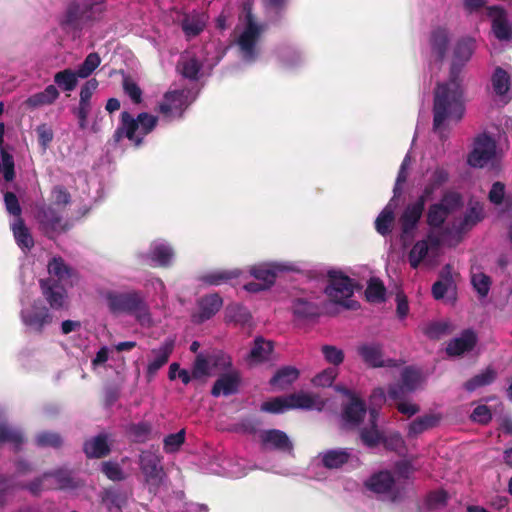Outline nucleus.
I'll return each instance as SVG.
<instances>
[{
	"instance_id": "51",
	"label": "nucleus",
	"mask_w": 512,
	"mask_h": 512,
	"mask_svg": "<svg viewBox=\"0 0 512 512\" xmlns=\"http://www.w3.org/2000/svg\"><path fill=\"white\" fill-rule=\"evenodd\" d=\"M151 259L158 265L166 267L173 260V249L165 244H158L151 251Z\"/></svg>"
},
{
	"instance_id": "61",
	"label": "nucleus",
	"mask_w": 512,
	"mask_h": 512,
	"mask_svg": "<svg viewBox=\"0 0 512 512\" xmlns=\"http://www.w3.org/2000/svg\"><path fill=\"white\" fill-rule=\"evenodd\" d=\"M227 317L231 322L241 324L248 323L252 318L248 310L239 304L230 305L227 308Z\"/></svg>"
},
{
	"instance_id": "8",
	"label": "nucleus",
	"mask_w": 512,
	"mask_h": 512,
	"mask_svg": "<svg viewBox=\"0 0 512 512\" xmlns=\"http://www.w3.org/2000/svg\"><path fill=\"white\" fill-rule=\"evenodd\" d=\"M139 465L149 491L155 494L161 487L165 476L161 459L153 452H143L140 454Z\"/></svg>"
},
{
	"instance_id": "1",
	"label": "nucleus",
	"mask_w": 512,
	"mask_h": 512,
	"mask_svg": "<svg viewBox=\"0 0 512 512\" xmlns=\"http://www.w3.org/2000/svg\"><path fill=\"white\" fill-rule=\"evenodd\" d=\"M474 51L472 39H460L454 46V56L450 66L449 79L437 84L434 92L433 129L438 131L447 120L459 121L464 115V102L461 71L469 62Z\"/></svg>"
},
{
	"instance_id": "47",
	"label": "nucleus",
	"mask_w": 512,
	"mask_h": 512,
	"mask_svg": "<svg viewBox=\"0 0 512 512\" xmlns=\"http://www.w3.org/2000/svg\"><path fill=\"white\" fill-rule=\"evenodd\" d=\"M366 298L370 302L380 303L385 300L386 288L380 278L372 277L366 289Z\"/></svg>"
},
{
	"instance_id": "4",
	"label": "nucleus",
	"mask_w": 512,
	"mask_h": 512,
	"mask_svg": "<svg viewBox=\"0 0 512 512\" xmlns=\"http://www.w3.org/2000/svg\"><path fill=\"white\" fill-rule=\"evenodd\" d=\"M157 122L158 118L148 112H141L134 118L125 110L120 113L118 126L113 133L114 142L119 143L127 138L132 145L139 147L144 137L153 132Z\"/></svg>"
},
{
	"instance_id": "39",
	"label": "nucleus",
	"mask_w": 512,
	"mask_h": 512,
	"mask_svg": "<svg viewBox=\"0 0 512 512\" xmlns=\"http://www.w3.org/2000/svg\"><path fill=\"white\" fill-rule=\"evenodd\" d=\"M496 371L492 368H486L481 373L476 374L464 383V388L468 392H473L478 388L489 385L496 379Z\"/></svg>"
},
{
	"instance_id": "21",
	"label": "nucleus",
	"mask_w": 512,
	"mask_h": 512,
	"mask_svg": "<svg viewBox=\"0 0 512 512\" xmlns=\"http://www.w3.org/2000/svg\"><path fill=\"white\" fill-rule=\"evenodd\" d=\"M487 15L491 18V27L496 38L500 40L512 38V29L508 23L507 13L500 6L487 7Z\"/></svg>"
},
{
	"instance_id": "20",
	"label": "nucleus",
	"mask_w": 512,
	"mask_h": 512,
	"mask_svg": "<svg viewBox=\"0 0 512 512\" xmlns=\"http://www.w3.org/2000/svg\"><path fill=\"white\" fill-rule=\"evenodd\" d=\"M82 451H84L88 459H102L109 456L112 451L109 435L100 433L97 436L85 440L84 445H82Z\"/></svg>"
},
{
	"instance_id": "31",
	"label": "nucleus",
	"mask_w": 512,
	"mask_h": 512,
	"mask_svg": "<svg viewBox=\"0 0 512 512\" xmlns=\"http://www.w3.org/2000/svg\"><path fill=\"white\" fill-rule=\"evenodd\" d=\"M455 287V281L452 277V267L446 264L439 272L438 280L432 286V295L434 299H442L445 297L449 289Z\"/></svg>"
},
{
	"instance_id": "13",
	"label": "nucleus",
	"mask_w": 512,
	"mask_h": 512,
	"mask_svg": "<svg viewBox=\"0 0 512 512\" xmlns=\"http://www.w3.org/2000/svg\"><path fill=\"white\" fill-rule=\"evenodd\" d=\"M188 96L183 90L168 91L163 101L158 105L165 118H182L184 110L188 108Z\"/></svg>"
},
{
	"instance_id": "53",
	"label": "nucleus",
	"mask_w": 512,
	"mask_h": 512,
	"mask_svg": "<svg viewBox=\"0 0 512 512\" xmlns=\"http://www.w3.org/2000/svg\"><path fill=\"white\" fill-rule=\"evenodd\" d=\"M421 381V374L418 370L407 367L401 371L400 383L406 387V391L413 392Z\"/></svg>"
},
{
	"instance_id": "29",
	"label": "nucleus",
	"mask_w": 512,
	"mask_h": 512,
	"mask_svg": "<svg viewBox=\"0 0 512 512\" xmlns=\"http://www.w3.org/2000/svg\"><path fill=\"white\" fill-rule=\"evenodd\" d=\"M240 377L237 373L222 374L217 381H215L212 388V395L218 397L220 394L226 396L234 394L239 389Z\"/></svg>"
},
{
	"instance_id": "10",
	"label": "nucleus",
	"mask_w": 512,
	"mask_h": 512,
	"mask_svg": "<svg viewBox=\"0 0 512 512\" xmlns=\"http://www.w3.org/2000/svg\"><path fill=\"white\" fill-rule=\"evenodd\" d=\"M496 155V142L486 132L477 135L474 147L468 156V163L474 168L485 167Z\"/></svg>"
},
{
	"instance_id": "30",
	"label": "nucleus",
	"mask_w": 512,
	"mask_h": 512,
	"mask_svg": "<svg viewBox=\"0 0 512 512\" xmlns=\"http://www.w3.org/2000/svg\"><path fill=\"white\" fill-rule=\"evenodd\" d=\"M292 312L298 320H314L319 317L320 309L315 302L305 298H295L292 302Z\"/></svg>"
},
{
	"instance_id": "42",
	"label": "nucleus",
	"mask_w": 512,
	"mask_h": 512,
	"mask_svg": "<svg viewBox=\"0 0 512 512\" xmlns=\"http://www.w3.org/2000/svg\"><path fill=\"white\" fill-rule=\"evenodd\" d=\"M205 24L199 15H186L181 21V28L188 39L199 36L204 30Z\"/></svg>"
},
{
	"instance_id": "22",
	"label": "nucleus",
	"mask_w": 512,
	"mask_h": 512,
	"mask_svg": "<svg viewBox=\"0 0 512 512\" xmlns=\"http://www.w3.org/2000/svg\"><path fill=\"white\" fill-rule=\"evenodd\" d=\"M477 335L472 329H465L457 338L451 339L446 346V353L450 357H458L474 349Z\"/></svg>"
},
{
	"instance_id": "6",
	"label": "nucleus",
	"mask_w": 512,
	"mask_h": 512,
	"mask_svg": "<svg viewBox=\"0 0 512 512\" xmlns=\"http://www.w3.org/2000/svg\"><path fill=\"white\" fill-rule=\"evenodd\" d=\"M35 217L39 224V229L45 236L53 239L69 229L67 222L64 221L60 212L52 204H39L36 206Z\"/></svg>"
},
{
	"instance_id": "36",
	"label": "nucleus",
	"mask_w": 512,
	"mask_h": 512,
	"mask_svg": "<svg viewBox=\"0 0 512 512\" xmlns=\"http://www.w3.org/2000/svg\"><path fill=\"white\" fill-rule=\"evenodd\" d=\"M395 223V214L393 209L387 205L381 211L378 217L374 221V229L378 234L386 237L393 230Z\"/></svg>"
},
{
	"instance_id": "37",
	"label": "nucleus",
	"mask_w": 512,
	"mask_h": 512,
	"mask_svg": "<svg viewBox=\"0 0 512 512\" xmlns=\"http://www.w3.org/2000/svg\"><path fill=\"white\" fill-rule=\"evenodd\" d=\"M491 86L497 96L506 95L511 86L510 74L500 66L496 67L491 75Z\"/></svg>"
},
{
	"instance_id": "19",
	"label": "nucleus",
	"mask_w": 512,
	"mask_h": 512,
	"mask_svg": "<svg viewBox=\"0 0 512 512\" xmlns=\"http://www.w3.org/2000/svg\"><path fill=\"white\" fill-rule=\"evenodd\" d=\"M223 300L218 293L205 295L198 299V314L193 315L195 323H204L218 313Z\"/></svg>"
},
{
	"instance_id": "64",
	"label": "nucleus",
	"mask_w": 512,
	"mask_h": 512,
	"mask_svg": "<svg viewBox=\"0 0 512 512\" xmlns=\"http://www.w3.org/2000/svg\"><path fill=\"white\" fill-rule=\"evenodd\" d=\"M185 439L184 429L177 433L169 434L164 439V451L166 453H175L179 450Z\"/></svg>"
},
{
	"instance_id": "45",
	"label": "nucleus",
	"mask_w": 512,
	"mask_h": 512,
	"mask_svg": "<svg viewBox=\"0 0 512 512\" xmlns=\"http://www.w3.org/2000/svg\"><path fill=\"white\" fill-rule=\"evenodd\" d=\"M449 215L442 205L431 204L427 210L426 223L433 229H439L444 225Z\"/></svg>"
},
{
	"instance_id": "27",
	"label": "nucleus",
	"mask_w": 512,
	"mask_h": 512,
	"mask_svg": "<svg viewBox=\"0 0 512 512\" xmlns=\"http://www.w3.org/2000/svg\"><path fill=\"white\" fill-rule=\"evenodd\" d=\"M60 97V92L54 85H49L44 90L29 96L25 100V105L29 109H37L52 105Z\"/></svg>"
},
{
	"instance_id": "15",
	"label": "nucleus",
	"mask_w": 512,
	"mask_h": 512,
	"mask_svg": "<svg viewBox=\"0 0 512 512\" xmlns=\"http://www.w3.org/2000/svg\"><path fill=\"white\" fill-rule=\"evenodd\" d=\"M39 285L42 296L45 297L52 310L59 311L65 307L67 301L65 285L53 278L40 279Z\"/></svg>"
},
{
	"instance_id": "50",
	"label": "nucleus",
	"mask_w": 512,
	"mask_h": 512,
	"mask_svg": "<svg viewBox=\"0 0 512 512\" xmlns=\"http://www.w3.org/2000/svg\"><path fill=\"white\" fill-rule=\"evenodd\" d=\"M100 63V55L97 52H91L75 71L79 78H88L99 67Z\"/></svg>"
},
{
	"instance_id": "46",
	"label": "nucleus",
	"mask_w": 512,
	"mask_h": 512,
	"mask_svg": "<svg viewBox=\"0 0 512 512\" xmlns=\"http://www.w3.org/2000/svg\"><path fill=\"white\" fill-rule=\"evenodd\" d=\"M1 417L2 415L0 413V442H10L18 450L24 442L21 431L15 428H11L5 422H2Z\"/></svg>"
},
{
	"instance_id": "2",
	"label": "nucleus",
	"mask_w": 512,
	"mask_h": 512,
	"mask_svg": "<svg viewBox=\"0 0 512 512\" xmlns=\"http://www.w3.org/2000/svg\"><path fill=\"white\" fill-rule=\"evenodd\" d=\"M104 299L108 304V311L112 314H126L135 318L137 323L143 327L152 326L153 320L150 308L141 291L119 292L110 290L105 293Z\"/></svg>"
},
{
	"instance_id": "5",
	"label": "nucleus",
	"mask_w": 512,
	"mask_h": 512,
	"mask_svg": "<svg viewBox=\"0 0 512 512\" xmlns=\"http://www.w3.org/2000/svg\"><path fill=\"white\" fill-rule=\"evenodd\" d=\"M243 11L245 14V26L238 39V44L244 54V58L246 60L252 61L254 60L256 54L255 47L257 40L259 39L263 29L256 22L251 4L245 3L243 6Z\"/></svg>"
},
{
	"instance_id": "54",
	"label": "nucleus",
	"mask_w": 512,
	"mask_h": 512,
	"mask_svg": "<svg viewBox=\"0 0 512 512\" xmlns=\"http://www.w3.org/2000/svg\"><path fill=\"white\" fill-rule=\"evenodd\" d=\"M381 443L386 450L396 453H400L406 448L405 440H403L402 436L397 431L383 435Z\"/></svg>"
},
{
	"instance_id": "56",
	"label": "nucleus",
	"mask_w": 512,
	"mask_h": 512,
	"mask_svg": "<svg viewBox=\"0 0 512 512\" xmlns=\"http://www.w3.org/2000/svg\"><path fill=\"white\" fill-rule=\"evenodd\" d=\"M36 444L39 447L60 448L63 444V440L59 433L42 431L36 436Z\"/></svg>"
},
{
	"instance_id": "24",
	"label": "nucleus",
	"mask_w": 512,
	"mask_h": 512,
	"mask_svg": "<svg viewBox=\"0 0 512 512\" xmlns=\"http://www.w3.org/2000/svg\"><path fill=\"white\" fill-rule=\"evenodd\" d=\"M100 501L108 512H123L128 502L127 494L118 488H104L100 493Z\"/></svg>"
},
{
	"instance_id": "33",
	"label": "nucleus",
	"mask_w": 512,
	"mask_h": 512,
	"mask_svg": "<svg viewBox=\"0 0 512 512\" xmlns=\"http://www.w3.org/2000/svg\"><path fill=\"white\" fill-rule=\"evenodd\" d=\"M395 484L394 477L387 471L374 474L366 482V487L371 491L382 494L393 489Z\"/></svg>"
},
{
	"instance_id": "25",
	"label": "nucleus",
	"mask_w": 512,
	"mask_h": 512,
	"mask_svg": "<svg viewBox=\"0 0 512 512\" xmlns=\"http://www.w3.org/2000/svg\"><path fill=\"white\" fill-rule=\"evenodd\" d=\"M430 45L438 62H443L449 45V32L444 26H437L431 32Z\"/></svg>"
},
{
	"instance_id": "17",
	"label": "nucleus",
	"mask_w": 512,
	"mask_h": 512,
	"mask_svg": "<svg viewBox=\"0 0 512 512\" xmlns=\"http://www.w3.org/2000/svg\"><path fill=\"white\" fill-rule=\"evenodd\" d=\"M260 442L265 448H269L281 453H292L293 442L289 436L282 430L272 428L267 429L260 434Z\"/></svg>"
},
{
	"instance_id": "59",
	"label": "nucleus",
	"mask_w": 512,
	"mask_h": 512,
	"mask_svg": "<svg viewBox=\"0 0 512 512\" xmlns=\"http://www.w3.org/2000/svg\"><path fill=\"white\" fill-rule=\"evenodd\" d=\"M291 409L289 396L276 397L262 404V410L272 414H279Z\"/></svg>"
},
{
	"instance_id": "32",
	"label": "nucleus",
	"mask_w": 512,
	"mask_h": 512,
	"mask_svg": "<svg viewBox=\"0 0 512 512\" xmlns=\"http://www.w3.org/2000/svg\"><path fill=\"white\" fill-rule=\"evenodd\" d=\"M284 270V267L274 264H259L255 265L251 269V275L255 277L259 282L271 287L277 278V271Z\"/></svg>"
},
{
	"instance_id": "58",
	"label": "nucleus",
	"mask_w": 512,
	"mask_h": 512,
	"mask_svg": "<svg viewBox=\"0 0 512 512\" xmlns=\"http://www.w3.org/2000/svg\"><path fill=\"white\" fill-rule=\"evenodd\" d=\"M437 205L443 206L445 211L451 214L463 205L462 196L459 192L444 193L442 200Z\"/></svg>"
},
{
	"instance_id": "18",
	"label": "nucleus",
	"mask_w": 512,
	"mask_h": 512,
	"mask_svg": "<svg viewBox=\"0 0 512 512\" xmlns=\"http://www.w3.org/2000/svg\"><path fill=\"white\" fill-rule=\"evenodd\" d=\"M174 347L175 342L173 339H166L161 347L151 350L153 359L150 360L148 367H146V378L149 381L154 378L158 370L167 364Z\"/></svg>"
},
{
	"instance_id": "14",
	"label": "nucleus",
	"mask_w": 512,
	"mask_h": 512,
	"mask_svg": "<svg viewBox=\"0 0 512 512\" xmlns=\"http://www.w3.org/2000/svg\"><path fill=\"white\" fill-rule=\"evenodd\" d=\"M22 322L35 331L41 334L46 325L52 323V315L49 309L35 301L32 306L21 311Z\"/></svg>"
},
{
	"instance_id": "38",
	"label": "nucleus",
	"mask_w": 512,
	"mask_h": 512,
	"mask_svg": "<svg viewBox=\"0 0 512 512\" xmlns=\"http://www.w3.org/2000/svg\"><path fill=\"white\" fill-rule=\"evenodd\" d=\"M79 78L76 71L67 68L53 75L54 86L63 91H73L78 84Z\"/></svg>"
},
{
	"instance_id": "41",
	"label": "nucleus",
	"mask_w": 512,
	"mask_h": 512,
	"mask_svg": "<svg viewBox=\"0 0 512 512\" xmlns=\"http://www.w3.org/2000/svg\"><path fill=\"white\" fill-rule=\"evenodd\" d=\"M439 422V417L434 415H425L412 421L408 428V437H415L425 430L434 428Z\"/></svg>"
},
{
	"instance_id": "28",
	"label": "nucleus",
	"mask_w": 512,
	"mask_h": 512,
	"mask_svg": "<svg viewBox=\"0 0 512 512\" xmlns=\"http://www.w3.org/2000/svg\"><path fill=\"white\" fill-rule=\"evenodd\" d=\"M14 239L18 247L24 251H30L35 245L33 236L26 227L22 217L15 218L11 224Z\"/></svg>"
},
{
	"instance_id": "40",
	"label": "nucleus",
	"mask_w": 512,
	"mask_h": 512,
	"mask_svg": "<svg viewBox=\"0 0 512 512\" xmlns=\"http://www.w3.org/2000/svg\"><path fill=\"white\" fill-rule=\"evenodd\" d=\"M239 275V270H218L203 274L201 276V281L209 286H219L221 284L227 283L231 279L239 277Z\"/></svg>"
},
{
	"instance_id": "35",
	"label": "nucleus",
	"mask_w": 512,
	"mask_h": 512,
	"mask_svg": "<svg viewBox=\"0 0 512 512\" xmlns=\"http://www.w3.org/2000/svg\"><path fill=\"white\" fill-rule=\"evenodd\" d=\"M299 371L291 366H285L279 368L277 372L274 373L269 383L273 387H278L280 389H284L286 386L291 385L298 379Z\"/></svg>"
},
{
	"instance_id": "16",
	"label": "nucleus",
	"mask_w": 512,
	"mask_h": 512,
	"mask_svg": "<svg viewBox=\"0 0 512 512\" xmlns=\"http://www.w3.org/2000/svg\"><path fill=\"white\" fill-rule=\"evenodd\" d=\"M345 394L349 401L343 406L342 417L347 424L359 426L367 414V404L354 392L346 390Z\"/></svg>"
},
{
	"instance_id": "7",
	"label": "nucleus",
	"mask_w": 512,
	"mask_h": 512,
	"mask_svg": "<svg viewBox=\"0 0 512 512\" xmlns=\"http://www.w3.org/2000/svg\"><path fill=\"white\" fill-rule=\"evenodd\" d=\"M354 289V282L350 277L341 272H329V285L324 292L331 301L351 308V305L346 303V299L353 296Z\"/></svg>"
},
{
	"instance_id": "62",
	"label": "nucleus",
	"mask_w": 512,
	"mask_h": 512,
	"mask_svg": "<svg viewBox=\"0 0 512 512\" xmlns=\"http://www.w3.org/2000/svg\"><path fill=\"white\" fill-rule=\"evenodd\" d=\"M324 359L334 366L341 365L345 359L344 352L341 348L331 345H324L321 347Z\"/></svg>"
},
{
	"instance_id": "63",
	"label": "nucleus",
	"mask_w": 512,
	"mask_h": 512,
	"mask_svg": "<svg viewBox=\"0 0 512 512\" xmlns=\"http://www.w3.org/2000/svg\"><path fill=\"white\" fill-rule=\"evenodd\" d=\"M449 329L448 322H431L423 330L425 336L432 340H438L446 335Z\"/></svg>"
},
{
	"instance_id": "60",
	"label": "nucleus",
	"mask_w": 512,
	"mask_h": 512,
	"mask_svg": "<svg viewBox=\"0 0 512 512\" xmlns=\"http://www.w3.org/2000/svg\"><path fill=\"white\" fill-rule=\"evenodd\" d=\"M101 472L111 481H123L125 479V473L123 468L119 464L112 461H105L101 464Z\"/></svg>"
},
{
	"instance_id": "52",
	"label": "nucleus",
	"mask_w": 512,
	"mask_h": 512,
	"mask_svg": "<svg viewBox=\"0 0 512 512\" xmlns=\"http://www.w3.org/2000/svg\"><path fill=\"white\" fill-rule=\"evenodd\" d=\"M428 252V244L426 240H419L413 245L409 252L408 259L410 266L417 269L420 263L424 260Z\"/></svg>"
},
{
	"instance_id": "3",
	"label": "nucleus",
	"mask_w": 512,
	"mask_h": 512,
	"mask_svg": "<svg viewBox=\"0 0 512 512\" xmlns=\"http://www.w3.org/2000/svg\"><path fill=\"white\" fill-rule=\"evenodd\" d=\"M105 12L104 0H74L68 3L60 25L65 30L80 32L88 23L100 21Z\"/></svg>"
},
{
	"instance_id": "34",
	"label": "nucleus",
	"mask_w": 512,
	"mask_h": 512,
	"mask_svg": "<svg viewBox=\"0 0 512 512\" xmlns=\"http://www.w3.org/2000/svg\"><path fill=\"white\" fill-rule=\"evenodd\" d=\"M484 218L483 205L475 203L466 210L463 218L461 219L457 231L462 233L470 230L478 222H481Z\"/></svg>"
},
{
	"instance_id": "43",
	"label": "nucleus",
	"mask_w": 512,
	"mask_h": 512,
	"mask_svg": "<svg viewBox=\"0 0 512 512\" xmlns=\"http://www.w3.org/2000/svg\"><path fill=\"white\" fill-rule=\"evenodd\" d=\"M272 350L273 346L270 341H266L262 337H257L254 340V346L250 352V359L256 363L268 360Z\"/></svg>"
},
{
	"instance_id": "26",
	"label": "nucleus",
	"mask_w": 512,
	"mask_h": 512,
	"mask_svg": "<svg viewBox=\"0 0 512 512\" xmlns=\"http://www.w3.org/2000/svg\"><path fill=\"white\" fill-rule=\"evenodd\" d=\"M350 456L345 448L331 449L319 454L321 465L329 470L342 468L349 462Z\"/></svg>"
},
{
	"instance_id": "49",
	"label": "nucleus",
	"mask_w": 512,
	"mask_h": 512,
	"mask_svg": "<svg viewBox=\"0 0 512 512\" xmlns=\"http://www.w3.org/2000/svg\"><path fill=\"white\" fill-rule=\"evenodd\" d=\"M383 435L378 427H364L359 430V438L363 445L368 448L378 446L382 441Z\"/></svg>"
},
{
	"instance_id": "55",
	"label": "nucleus",
	"mask_w": 512,
	"mask_h": 512,
	"mask_svg": "<svg viewBox=\"0 0 512 512\" xmlns=\"http://www.w3.org/2000/svg\"><path fill=\"white\" fill-rule=\"evenodd\" d=\"M0 172L4 180L13 181L15 178L14 159L7 149H1L0 152Z\"/></svg>"
},
{
	"instance_id": "12",
	"label": "nucleus",
	"mask_w": 512,
	"mask_h": 512,
	"mask_svg": "<svg viewBox=\"0 0 512 512\" xmlns=\"http://www.w3.org/2000/svg\"><path fill=\"white\" fill-rule=\"evenodd\" d=\"M98 87L99 81L95 78H90L80 88L78 107L73 109L80 129H86L87 127L88 117L92 109L91 98Z\"/></svg>"
},
{
	"instance_id": "44",
	"label": "nucleus",
	"mask_w": 512,
	"mask_h": 512,
	"mask_svg": "<svg viewBox=\"0 0 512 512\" xmlns=\"http://www.w3.org/2000/svg\"><path fill=\"white\" fill-rule=\"evenodd\" d=\"M181 68V75L190 80H197L202 69V63L195 56L181 58L178 63Z\"/></svg>"
},
{
	"instance_id": "11",
	"label": "nucleus",
	"mask_w": 512,
	"mask_h": 512,
	"mask_svg": "<svg viewBox=\"0 0 512 512\" xmlns=\"http://www.w3.org/2000/svg\"><path fill=\"white\" fill-rule=\"evenodd\" d=\"M357 354L369 368H393L396 361L384 357V346L379 342L363 343L357 346Z\"/></svg>"
},
{
	"instance_id": "57",
	"label": "nucleus",
	"mask_w": 512,
	"mask_h": 512,
	"mask_svg": "<svg viewBox=\"0 0 512 512\" xmlns=\"http://www.w3.org/2000/svg\"><path fill=\"white\" fill-rule=\"evenodd\" d=\"M122 85L124 93L129 97L132 103L140 104L142 102V90L129 75H124Z\"/></svg>"
},
{
	"instance_id": "9",
	"label": "nucleus",
	"mask_w": 512,
	"mask_h": 512,
	"mask_svg": "<svg viewBox=\"0 0 512 512\" xmlns=\"http://www.w3.org/2000/svg\"><path fill=\"white\" fill-rule=\"evenodd\" d=\"M425 206H423V200H417L416 202L406 206L399 217L400 224V241L402 245L407 246L414 237V230L417 229L419 221L423 215Z\"/></svg>"
},
{
	"instance_id": "48",
	"label": "nucleus",
	"mask_w": 512,
	"mask_h": 512,
	"mask_svg": "<svg viewBox=\"0 0 512 512\" xmlns=\"http://www.w3.org/2000/svg\"><path fill=\"white\" fill-rule=\"evenodd\" d=\"M44 477H53L56 483H58L56 489H75L77 487L71 472L66 469L45 472Z\"/></svg>"
},
{
	"instance_id": "23",
	"label": "nucleus",
	"mask_w": 512,
	"mask_h": 512,
	"mask_svg": "<svg viewBox=\"0 0 512 512\" xmlns=\"http://www.w3.org/2000/svg\"><path fill=\"white\" fill-rule=\"evenodd\" d=\"M48 272L50 277L59 281L63 285H74V279L77 278L75 270L64 262L61 257H53L48 263Z\"/></svg>"
}]
</instances>
